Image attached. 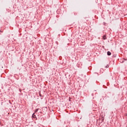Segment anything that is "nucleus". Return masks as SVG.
Segmentation results:
<instances>
[{
    "instance_id": "3",
    "label": "nucleus",
    "mask_w": 127,
    "mask_h": 127,
    "mask_svg": "<svg viewBox=\"0 0 127 127\" xmlns=\"http://www.w3.org/2000/svg\"><path fill=\"white\" fill-rule=\"evenodd\" d=\"M38 110H39V109H36L35 110V113H37V112H38Z\"/></svg>"
},
{
    "instance_id": "2",
    "label": "nucleus",
    "mask_w": 127,
    "mask_h": 127,
    "mask_svg": "<svg viewBox=\"0 0 127 127\" xmlns=\"http://www.w3.org/2000/svg\"><path fill=\"white\" fill-rule=\"evenodd\" d=\"M103 38L104 39V40H105V39H107V37L106 36H104Z\"/></svg>"
},
{
    "instance_id": "1",
    "label": "nucleus",
    "mask_w": 127,
    "mask_h": 127,
    "mask_svg": "<svg viewBox=\"0 0 127 127\" xmlns=\"http://www.w3.org/2000/svg\"><path fill=\"white\" fill-rule=\"evenodd\" d=\"M112 54V53H111V52H107V55H108V56H111Z\"/></svg>"
}]
</instances>
